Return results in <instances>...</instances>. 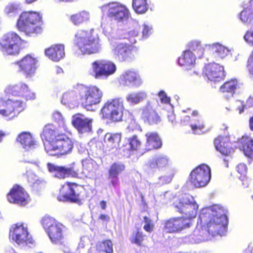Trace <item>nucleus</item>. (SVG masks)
I'll list each match as a JSON object with an SVG mask.
<instances>
[{
	"label": "nucleus",
	"mask_w": 253,
	"mask_h": 253,
	"mask_svg": "<svg viewBox=\"0 0 253 253\" xmlns=\"http://www.w3.org/2000/svg\"><path fill=\"white\" fill-rule=\"evenodd\" d=\"M173 206L177 211L186 217H172L165 220L164 230L166 233H177L189 228L191 225V220L196 217L199 208L194 197L188 194L176 199Z\"/></svg>",
	"instance_id": "obj_1"
},
{
	"label": "nucleus",
	"mask_w": 253,
	"mask_h": 253,
	"mask_svg": "<svg viewBox=\"0 0 253 253\" xmlns=\"http://www.w3.org/2000/svg\"><path fill=\"white\" fill-rule=\"evenodd\" d=\"M45 150L50 156H62L71 153L74 142L67 135L52 124L45 125L41 134Z\"/></svg>",
	"instance_id": "obj_2"
},
{
	"label": "nucleus",
	"mask_w": 253,
	"mask_h": 253,
	"mask_svg": "<svg viewBox=\"0 0 253 253\" xmlns=\"http://www.w3.org/2000/svg\"><path fill=\"white\" fill-rule=\"evenodd\" d=\"M74 43L84 55L97 53L101 48L99 37L93 29L79 30L75 35Z\"/></svg>",
	"instance_id": "obj_3"
},
{
	"label": "nucleus",
	"mask_w": 253,
	"mask_h": 253,
	"mask_svg": "<svg viewBox=\"0 0 253 253\" xmlns=\"http://www.w3.org/2000/svg\"><path fill=\"white\" fill-rule=\"evenodd\" d=\"M16 28L28 36L41 34L43 31L42 15L37 11H23L17 21Z\"/></svg>",
	"instance_id": "obj_4"
},
{
	"label": "nucleus",
	"mask_w": 253,
	"mask_h": 253,
	"mask_svg": "<svg viewBox=\"0 0 253 253\" xmlns=\"http://www.w3.org/2000/svg\"><path fill=\"white\" fill-rule=\"evenodd\" d=\"M84 191L83 185L67 181L61 186L57 199L59 202H69L80 205L82 204Z\"/></svg>",
	"instance_id": "obj_5"
},
{
	"label": "nucleus",
	"mask_w": 253,
	"mask_h": 253,
	"mask_svg": "<svg viewBox=\"0 0 253 253\" xmlns=\"http://www.w3.org/2000/svg\"><path fill=\"white\" fill-rule=\"evenodd\" d=\"M124 109L123 98L116 97L105 102L101 109L100 114L104 119L118 122L122 120Z\"/></svg>",
	"instance_id": "obj_6"
},
{
	"label": "nucleus",
	"mask_w": 253,
	"mask_h": 253,
	"mask_svg": "<svg viewBox=\"0 0 253 253\" xmlns=\"http://www.w3.org/2000/svg\"><path fill=\"white\" fill-rule=\"evenodd\" d=\"M42 224L46 229L52 244L63 245L64 243V226L54 217L45 215L42 219Z\"/></svg>",
	"instance_id": "obj_7"
},
{
	"label": "nucleus",
	"mask_w": 253,
	"mask_h": 253,
	"mask_svg": "<svg viewBox=\"0 0 253 253\" xmlns=\"http://www.w3.org/2000/svg\"><path fill=\"white\" fill-rule=\"evenodd\" d=\"M23 40L16 32L10 31L0 38V51L6 55L17 56L21 50Z\"/></svg>",
	"instance_id": "obj_8"
},
{
	"label": "nucleus",
	"mask_w": 253,
	"mask_h": 253,
	"mask_svg": "<svg viewBox=\"0 0 253 253\" xmlns=\"http://www.w3.org/2000/svg\"><path fill=\"white\" fill-rule=\"evenodd\" d=\"M78 92L82 106L87 110H93L92 106L100 103L103 96L102 91L96 85L83 86Z\"/></svg>",
	"instance_id": "obj_9"
},
{
	"label": "nucleus",
	"mask_w": 253,
	"mask_h": 253,
	"mask_svg": "<svg viewBox=\"0 0 253 253\" xmlns=\"http://www.w3.org/2000/svg\"><path fill=\"white\" fill-rule=\"evenodd\" d=\"M92 71L89 75L95 79H107L116 71L117 67L112 62L105 59L96 60L91 64Z\"/></svg>",
	"instance_id": "obj_10"
},
{
	"label": "nucleus",
	"mask_w": 253,
	"mask_h": 253,
	"mask_svg": "<svg viewBox=\"0 0 253 253\" xmlns=\"http://www.w3.org/2000/svg\"><path fill=\"white\" fill-rule=\"evenodd\" d=\"M221 208L217 205L203 209L199 215L200 223L208 227L214 228L220 226L221 223Z\"/></svg>",
	"instance_id": "obj_11"
},
{
	"label": "nucleus",
	"mask_w": 253,
	"mask_h": 253,
	"mask_svg": "<svg viewBox=\"0 0 253 253\" xmlns=\"http://www.w3.org/2000/svg\"><path fill=\"white\" fill-rule=\"evenodd\" d=\"M10 237L18 245L29 246L35 242L28 231V227L23 223H17L11 226Z\"/></svg>",
	"instance_id": "obj_12"
},
{
	"label": "nucleus",
	"mask_w": 253,
	"mask_h": 253,
	"mask_svg": "<svg viewBox=\"0 0 253 253\" xmlns=\"http://www.w3.org/2000/svg\"><path fill=\"white\" fill-rule=\"evenodd\" d=\"M210 168L206 164L200 165L190 172L188 180L191 185L196 188L206 186L211 179Z\"/></svg>",
	"instance_id": "obj_13"
},
{
	"label": "nucleus",
	"mask_w": 253,
	"mask_h": 253,
	"mask_svg": "<svg viewBox=\"0 0 253 253\" xmlns=\"http://www.w3.org/2000/svg\"><path fill=\"white\" fill-rule=\"evenodd\" d=\"M102 10L107 16L118 22L127 20L129 16V10L124 4L114 1L109 2L102 6Z\"/></svg>",
	"instance_id": "obj_14"
},
{
	"label": "nucleus",
	"mask_w": 253,
	"mask_h": 253,
	"mask_svg": "<svg viewBox=\"0 0 253 253\" xmlns=\"http://www.w3.org/2000/svg\"><path fill=\"white\" fill-rule=\"evenodd\" d=\"M37 60L31 54H28L14 62L18 67V71L22 73L26 78L33 76L37 68Z\"/></svg>",
	"instance_id": "obj_15"
},
{
	"label": "nucleus",
	"mask_w": 253,
	"mask_h": 253,
	"mask_svg": "<svg viewBox=\"0 0 253 253\" xmlns=\"http://www.w3.org/2000/svg\"><path fill=\"white\" fill-rule=\"evenodd\" d=\"M23 110V102L20 100L5 99L0 97V115L15 116Z\"/></svg>",
	"instance_id": "obj_16"
},
{
	"label": "nucleus",
	"mask_w": 253,
	"mask_h": 253,
	"mask_svg": "<svg viewBox=\"0 0 253 253\" xmlns=\"http://www.w3.org/2000/svg\"><path fill=\"white\" fill-rule=\"evenodd\" d=\"M4 92L8 96L12 95L22 97L27 100L36 98L35 94L30 90L27 85L22 83L8 85L4 89Z\"/></svg>",
	"instance_id": "obj_17"
},
{
	"label": "nucleus",
	"mask_w": 253,
	"mask_h": 253,
	"mask_svg": "<svg viewBox=\"0 0 253 253\" xmlns=\"http://www.w3.org/2000/svg\"><path fill=\"white\" fill-rule=\"evenodd\" d=\"M134 47L126 42L117 43L112 49L113 55L116 59L120 62L126 61L132 59L134 57Z\"/></svg>",
	"instance_id": "obj_18"
},
{
	"label": "nucleus",
	"mask_w": 253,
	"mask_h": 253,
	"mask_svg": "<svg viewBox=\"0 0 253 253\" xmlns=\"http://www.w3.org/2000/svg\"><path fill=\"white\" fill-rule=\"evenodd\" d=\"M8 201L12 204L26 205L29 201V195L24 189L18 184L13 186L6 195Z\"/></svg>",
	"instance_id": "obj_19"
},
{
	"label": "nucleus",
	"mask_w": 253,
	"mask_h": 253,
	"mask_svg": "<svg viewBox=\"0 0 253 253\" xmlns=\"http://www.w3.org/2000/svg\"><path fill=\"white\" fill-rule=\"evenodd\" d=\"M141 117L145 123L150 125L158 124L161 121L160 116L156 110L153 108L150 102H148L141 109Z\"/></svg>",
	"instance_id": "obj_20"
},
{
	"label": "nucleus",
	"mask_w": 253,
	"mask_h": 253,
	"mask_svg": "<svg viewBox=\"0 0 253 253\" xmlns=\"http://www.w3.org/2000/svg\"><path fill=\"white\" fill-rule=\"evenodd\" d=\"M221 66L215 63H210L207 65L204 69L203 73L205 76L211 81L214 85L220 83L221 80L220 77Z\"/></svg>",
	"instance_id": "obj_21"
},
{
	"label": "nucleus",
	"mask_w": 253,
	"mask_h": 253,
	"mask_svg": "<svg viewBox=\"0 0 253 253\" xmlns=\"http://www.w3.org/2000/svg\"><path fill=\"white\" fill-rule=\"evenodd\" d=\"M45 55L54 62H58L65 56V46L61 43L54 44L44 49Z\"/></svg>",
	"instance_id": "obj_22"
},
{
	"label": "nucleus",
	"mask_w": 253,
	"mask_h": 253,
	"mask_svg": "<svg viewBox=\"0 0 253 253\" xmlns=\"http://www.w3.org/2000/svg\"><path fill=\"white\" fill-rule=\"evenodd\" d=\"M196 56L190 50L184 51L178 60V64L185 67L187 71L193 69V74H198L197 72L195 70L196 64Z\"/></svg>",
	"instance_id": "obj_23"
},
{
	"label": "nucleus",
	"mask_w": 253,
	"mask_h": 253,
	"mask_svg": "<svg viewBox=\"0 0 253 253\" xmlns=\"http://www.w3.org/2000/svg\"><path fill=\"white\" fill-rule=\"evenodd\" d=\"M237 143L239 149L246 156L250 158L253 157V139L251 137L244 135L238 139Z\"/></svg>",
	"instance_id": "obj_24"
},
{
	"label": "nucleus",
	"mask_w": 253,
	"mask_h": 253,
	"mask_svg": "<svg viewBox=\"0 0 253 253\" xmlns=\"http://www.w3.org/2000/svg\"><path fill=\"white\" fill-rule=\"evenodd\" d=\"M72 124L82 133L90 131L91 130V120L84 118L83 115L75 116Z\"/></svg>",
	"instance_id": "obj_25"
},
{
	"label": "nucleus",
	"mask_w": 253,
	"mask_h": 253,
	"mask_svg": "<svg viewBox=\"0 0 253 253\" xmlns=\"http://www.w3.org/2000/svg\"><path fill=\"white\" fill-rule=\"evenodd\" d=\"M16 141L20 143L23 148L27 150L34 148L37 145L32 134L28 131H23L18 134Z\"/></svg>",
	"instance_id": "obj_26"
},
{
	"label": "nucleus",
	"mask_w": 253,
	"mask_h": 253,
	"mask_svg": "<svg viewBox=\"0 0 253 253\" xmlns=\"http://www.w3.org/2000/svg\"><path fill=\"white\" fill-rule=\"evenodd\" d=\"M146 141L145 143V150L149 151L154 149H158L162 147L161 140L156 132H149L145 134Z\"/></svg>",
	"instance_id": "obj_27"
},
{
	"label": "nucleus",
	"mask_w": 253,
	"mask_h": 253,
	"mask_svg": "<svg viewBox=\"0 0 253 253\" xmlns=\"http://www.w3.org/2000/svg\"><path fill=\"white\" fill-rule=\"evenodd\" d=\"M122 80L126 85L137 87L142 84L140 76L135 72L127 71L122 76Z\"/></svg>",
	"instance_id": "obj_28"
},
{
	"label": "nucleus",
	"mask_w": 253,
	"mask_h": 253,
	"mask_svg": "<svg viewBox=\"0 0 253 253\" xmlns=\"http://www.w3.org/2000/svg\"><path fill=\"white\" fill-rule=\"evenodd\" d=\"M82 173L86 178H91L96 173V165L94 161L89 158L83 160Z\"/></svg>",
	"instance_id": "obj_29"
},
{
	"label": "nucleus",
	"mask_w": 253,
	"mask_h": 253,
	"mask_svg": "<svg viewBox=\"0 0 253 253\" xmlns=\"http://www.w3.org/2000/svg\"><path fill=\"white\" fill-rule=\"evenodd\" d=\"M127 143L123 145L122 151L124 153H128L137 151L140 149L141 146V142L136 135H133L127 139Z\"/></svg>",
	"instance_id": "obj_30"
},
{
	"label": "nucleus",
	"mask_w": 253,
	"mask_h": 253,
	"mask_svg": "<svg viewBox=\"0 0 253 253\" xmlns=\"http://www.w3.org/2000/svg\"><path fill=\"white\" fill-rule=\"evenodd\" d=\"M169 164V159L166 156H156L148 163V168L151 170H160Z\"/></svg>",
	"instance_id": "obj_31"
},
{
	"label": "nucleus",
	"mask_w": 253,
	"mask_h": 253,
	"mask_svg": "<svg viewBox=\"0 0 253 253\" xmlns=\"http://www.w3.org/2000/svg\"><path fill=\"white\" fill-rule=\"evenodd\" d=\"M89 13L85 11L82 10L72 14L70 16V21L75 26H79L89 19Z\"/></svg>",
	"instance_id": "obj_32"
},
{
	"label": "nucleus",
	"mask_w": 253,
	"mask_h": 253,
	"mask_svg": "<svg viewBox=\"0 0 253 253\" xmlns=\"http://www.w3.org/2000/svg\"><path fill=\"white\" fill-rule=\"evenodd\" d=\"M121 133H107L104 137L105 142L111 148H117L119 146L121 141Z\"/></svg>",
	"instance_id": "obj_33"
},
{
	"label": "nucleus",
	"mask_w": 253,
	"mask_h": 253,
	"mask_svg": "<svg viewBox=\"0 0 253 253\" xmlns=\"http://www.w3.org/2000/svg\"><path fill=\"white\" fill-rule=\"evenodd\" d=\"M47 166L48 171L54 173V177L61 179L67 177L65 167L55 165L50 163H48Z\"/></svg>",
	"instance_id": "obj_34"
},
{
	"label": "nucleus",
	"mask_w": 253,
	"mask_h": 253,
	"mask_svg": "<svg viewBox=\"0 0 253 253\" xmlns=\"http://www.w3.org/2000/svg\"><path fill=\"white\" fill-rule=\"evenodd\" d=\"M132 7L136 13L140 14L146 13L149 9L147 0H132Z\"/></svg>",
	"instance_id": "obj_35"
},
{
	"label": "nucleus",
	"mask_w": 253,
	"mask_h": 253,
	"mask_svg": "<svg viewBox=\"0 0 253 253\" xmlns=\"http://www.w3.org/2000/svg\"><path fill=\"white\" fill-rule=\"evenodd\" d=\"M239 87V84L236 79H231L222 84V92H227L233 96L236 90Z\"/></svg>",
	"instance_id": "obj_36"
},
{
	"label": "nucleus",
	"mask_w": 253,
	"mask_h": 253,
	"mask_svg": "<svg viewBox=\"0 0 253 253\" xmlns=\"http://www.w3.org/2000/svg\"><path fill=\"white\" fill-rule=\"evenodd\" d=\"M125 165L120 162H114L110 167L108 170V176L118 177L125 170Z\"/></svg>",
	"instance_id": "obj_37"
},
{
	"label": "nucleus",
	"mask_w": 253,
	"mask_h": 253,
	"mask_svg": "<svg viewBox=\"0 0 253 253\" xmlns=\"http://www.w3.org/2000/svg\"><path fill=\"white\" fill-rule=\"evenodd\" d=\"M96 248L100 252H104L105 253H113V245L110 239H106L98 242L96 245Z\"/></svg>",
	"instance_id": "obj_38"
},
{
	"label": "nucleus",
	"mask_w": 253,
	"mask_h": 253,
	"mask_svg": "<svg viewBox=\"0 0 253 253\" xmlns=\"http://www.w3.org/2000/svg\"><path fill=\"white\" fill-rule=\"evenodd\" d=\"M146 235L142 231H136L132 233L129 238L131 244L136 245L139 247L144 246L143 244Z\"/></svg>",
	"instance_id": "obj_39"
},
{
	"label": "nucleus",
	"mask_w": 253,
	"mask_h": 253,
	"mask_svg": "<svg viewBox=\"0 0 253 253\" xmlns=\"http://www.w3.org/2000/svg\"><path fill=\"white\" fill-rule=\"evenodd\" d=\"M146 97V94L144 92H132L126 96V100L131 104H136L142 101Z\"/></svg>",
	"instance_id": "obj_40"
},
{
	"label": "nucleus",
	"mask_w": 253,
	"mask_h": 253,
	"mask_svg": "<svg viewBox=\"0 0 253 253\" xmlns=\"http://www.w3.org/2000/svg\"><path fill=\"white\" fill-rule=\"evenodd\" d=\"M232 137H223L222 141V155L228 156L233 151Z\"/></svg>",
	"instance_id": "obj_41"
},
{
	"label": "nucleus",
	"mask_w": 253,
	"mask_h": 253,
	"mask_svg": "<svg viewBox=\"0 0 253 253\" xmlns=\"http://www.w3.org/2000/svg\"><path fill=\"white\" fill-rule=\"evenodd\" d=\"M76 98L77 92L75 91H68L63 93L61 102L64 104H67L75 101Z\"/></svg>",
	"instance_id": "obj_42"
},
{
	"label": "nucleus",
	"mask_w": 253,
	"mask_h": 253,
	"mask_svg": "<svg viewBox=\"0 0 253 253\" xmlns=\"http://www.w3.org/2000/svg\"><path fill=\"white\" fill-rule=\"evenodd\" d=\"M67 177L77 178L79 175V169L75 163L71 164L68 167H66Z\"/></svg>",
	"instance_id": "obj_43"
},
{
	"label": "nucleus",
	"mask_w": 253,
	"mask_h": 253,
	"mask_svg": "<svg viewBox=\"0 0 253 253\" xmlns=\"http://www.w3.org/2000/svg\"><path fill=\"white\" fill-rule=\"evenodd\" d=\"M240 19L244 23H250L253 19V11L250 9H244L240 13Z\"/></svg>",
	"instance_id": "obj_44"
},
{
	"label": "nucleus",
	"mask_w": 253,
	"mask_h": 253,
	"mask_svg": "<svg viewBox=\"0 0 253 253\" xmlns=\"http://www.w3.org/2000/svg\"><path fill=\"white\" fill-rule=\"evenodd\" d=\"M187 47L189 48L188 50L190 51H199L202 53V55L204 53V48L202 46L199 41L196 40L191 41L188 43Z\"/></svg>",
	"instance_id": "obj_45"
},
{
	"label": "nucleus",
	"mask_w": 253,
	"mask_h": 253,
	"mask_svg": "<svg viewBox=\"0 0 253 253\" xmlns=\"http://www.w3.org/2000/svg\"><path fill=\"white\" fill-rule=\"evenodd\" d=\"M236 170L237 172L240 175V178H245L246 177V174L248 171V168L246 164L240 163L236 167Z\"/></svg>",
	"instance_id": "obj_46"
},
{
	"label": "nucleus",
	"mask_w": 253,
	"mask_h": 253,
	"mask_svg": "<svg viewBox=\"0 0 253 253\" xmlns=\"http://www.w3.org/2000/svg\"><path fill=\"white\" fill-rule=\"evenodd\" d=\"M227 213V211L224 214H222V236L225 235L227 232L228 219Z\"/></svg>",
	"instance_id": "obj_47"
},
{
	"label": "nucleus",
	"mask_w": 253,
	"mask_h": 253,
	"mask_svg": "<svg viewBox=\"0 0 253 253\" xmlns=\"http://www.w3.org/2000/svg\"><path fill=\"white\" fill-rule=\"evenodd\" d=\"M161 101L163 103L169 104L170 102V98L168 97L166 92L163 90H161L158 94Z\"/></svg>",
	"instance_id": "obj_48"
},
{
	"label": "nucleus",
	"mask_w": 253,
	"mask_h": 253,
	"mask_svg": "<svg viewBox=\"0 0 253 253\" xmlns=\"http://www.w3.org/2000/svg\"><path fill=\"white\" fill-rule=\"evenodd\" d=\"M190 126L194 133L198 132L199 130H202L205 127L204 123L199 121H198L197 124L191 125Z\"/></svg>",
	"instance_id": "obj_49"
},
{
	"label": "nucleus",
	"mask_w": 253,
	"mask_h": 253,
	"mask_svg": "<svg viewBox=\"0 0 253 253\" xmlns=\"http://www.w3.org/2000/svg\"><path fill=\"white\" fill-rule=\"evenodd\" d=\"M244 40L253 45V31H248L244 36Z\"/></svg>",
	"instance_id": "obj_50"
},
{
	"label": "nucleus",
	"mask_w": 253,
	"mask_h": 253,
	"mask_svg": "<svg viewBox=\"0 0 253 253\" xmlns=\"http://www.w3.org/2000/svg\"><path fill=\"white\" fill-rule=\"evenodd\" d=\"M213 143L217 151L221 152V137L218 136L214 139Z\"/></svg>",
	"instance_id": "obj_51"
},
{
	"label": "nucleus",
	"mask_w": 253,
	"mask_h": 253,
	"mask_svg": "<svg viewBox=\"0 0 253 253\" xmlns=\"http://www.w3.org/2000/svg\"><path fill=\"white\" fill-rule=\"evenodd\" d=\"M223 137H232L231 132L229 130V127L226 126L222 128V141H223Z\"/></svg>",
	"instance_id": "obj_52"
},
{
	"label": "nucleus",
	"mask_w": 253,
	"mask_h": 253,
	"mask_svg": "<svg viewBox=\"0 0 253 253\" xmlns=\"http://www.w3.org/2000/svg\"><path fill=\"white\" fill-rule=\"evenodd\" d=\"M108 179L110 180V183L113 186L116 187L119 184L118 177H110L108 176Z\"/></svg>",
	"instance_id": "obj_53"
},
{
	"label": "nucleus",
	"mask_w": 253,
	"mask_h": 253,
	"mask_svg": "<svg viewBox=\"0 0 253 253\" xmlns=\"http://www.w3.org/2000/svg\"><path fill=\"white\" fill-rule=\"evenodd\" d=\"M153 227L154 224L152 223L145 224L143 226L144 230L148 232H152L153 229Z\"/></svg>",
	"instance_id": "obj_54"
},
{
	"label": "nucleus",
	"mask_w": 253,
	"mask_h": 253,
	"mask_svg": "<svg viewBox=\"0 0 253 253\" xmlns=\"http://www.w3.org/2000/svg\"><path fill=\"white\" fill-rule=\"evenodd\" d=\"M109 216L108 215L105 214H101L98 217L99 219H100L103 221H107L109 220Z\"/></svg>",
	"instance_id": "obj_55"
},
{
	"label": "nucleus",
	"mask_w": 253,
	"mask_h": 253,
	"mask_svg": "<svg viewBox=\"0 0 253 253\" xmlns=\"http://www.w3.org/2000/svg\"><path fill=\"white\" fill-rule=\"evenodd\" d=\"M150 31V29L148 26H144L142 30L143 36L147 37Z\"/></svg>",
	"instance_id": "obj_56"
},
{
	"label": "nucleus",
	"mask_w": 253,
	"mask_h": 253,
	"mask_svg": "<svg viewBox=\"0 0 253 253\" xmlns=\"http://www.w3.org/2000/svg\"><path fill=\"white\" fill-rule=\"evenodd\" d=\"M230 53V50L227 48L222 46V57L224 56L228 55Z\"/></svg>",
	"instance_id": "obj_57"
},
{
	"label": "nucleus",
	"mask_w": 253,
	"mask_h": 253,
	"mask_svg": "<svg viewBox=\"0 0 253 253\" xmlns=\"http://www.w3.org/2000/svg\"><path fill=\"white\" fill-rule=\"evenodd\" d=\"M100 205L102 210H105L107 207V203L105 201L102 200L100 202Z\"/></svg>",
	"instance_id": "obj_58"
},
{
	"label": "nucleus",
	"mask_w": 253,
	"mask_h": 253,
	"mask_svg": "<svg viewBox=\"0 0 253 253\" xmlns=\"http://www.w3.org/2000/svg\"><path fill=\"white\" fill-rule=\"evenodd\" d=\"M5 253H16L13 248L12 247H7L5 249Z\"/></svg>",
	"instance_id": "obj_59"
},
{
	"label": "nucleus",
	"mask_w": 253,
	"mask_h": 253,
	"mask_svg": "<svg viewBox=\"0 0 253 253\" xmlns=\"http://www.w3.org/2000/svg\"><path fill=\"white\" fill-rule=\"evenodd\" d=\"M249 126L251 130L253 131V116L250 118L249 120Z\"/></svg>",
	"instance_id": "obj_60"
},
{
	"label": "nucleus",
	"mask_w": 253,
	"mask_h": 253,
	"mask_svg": "<svg viewBox=\"0 0 253 253\" xmlns=\"http://www.w3.org/2000/svg\"><path fill=\"white\" fill-rule=\"evenodd\" d=\"M143 219H144V221L145 223V224H148V223H152L151 220L146 216H144Z\"/></svg>",
	"instance_id": "obj_61"
},
{
	"label": "nucleus",
	"mask_w": 253,
	"mask_h": 253,
	"mask_svg": "<svg viewBox=\"0 0 253 253\" xmlns=\"http://www.w3.org/2000/svg\"><path fill=\"white\" fill-rule=\"evenodd\" d=\"M248 62L250 64L253 65V50L252 51V52L249 58Z\"/></svg>",
	"instance_id": "obj_62"
},
{
	"label": "nucleus",
	"mask_w": 253,
	"mask_h": 253,
	"mask_svg": "<svg viewBox=\"0 0 253 253\" xmlns=\"http://www.w3.org/2000/svg\"><path fill=\"white\" fill-rule=\"evenodd\" d=\"M190 120V117L188 116H184L182 119H181V122H184L185 121H189Z\"/></svg>",
	"instance_id": "obj_63"
},
{
	"label": "nucleus",
	"mask_w": 253,
	"mask_h": 253,
	"mask_svg": "<svg viewBox=\"0 0 253 253\" xmlns=\"http://www.w3.org/2000/svg\"><path fill=\"white\" fill-rule=\"evenodd\" d=\"M5 136V133L0 130V142L2 141L3 138Z\"/></svg>",
	"instance_id": "obj_64"
}]
</instances>
